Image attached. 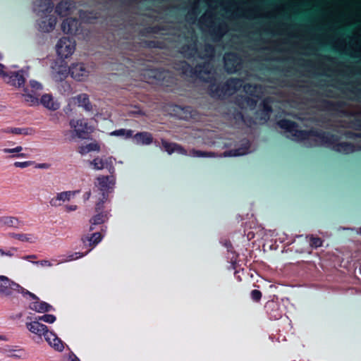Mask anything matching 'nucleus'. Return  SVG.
<instances>
[{
    "label": "nucleus",
    "mask_w": 361,
    "mask_h": 361,
    "mask_svg": "<svg viewBox=\"0 0 361 361\" xmlns=\"http://www.w3.org/2000/svg\"><path fill=\"white\" fill-rule=\"evenodd\" d=\"M87 253L85 254L76 252H72L68 255H61L59 257V259H54V261L56 262V264H60L65 262H71L80 258H82V257L85 256Z\"/></svg>",
    "instance_id": "obj_29"
},
{
    "label": "nucleus",
    "mask_w": 361,
    "mask_h": 361,
    "mask_svg": "<svg viewBox=\"0 0 361 361\" xmlns=\"http://www.w3.org/2000/svg\"><path fill=\"white\" fill-rule=\"evenodd\" d=\"M262 105L263 109L261 112V120L264 123L267 122L269 118V114L271 111V108L269 106V100L267 99L262 102Z\"/></svg>",
    "instance_id": "obj_36"
},
{
    "label": "nucleus",
    "mask_w": 361,
    "mask_h": 361,
    "mask_svg": "<svg viewBox=\"0 0 361 361\" xmlns=\"http://www.w3.org/2000/svg\"><path fill=\"white\" fill-rule=\"evenodd\" d=\"M23 147L20 145H18L13 148L5 147L1 149V152L4 154H7L6 159H25L27 157V154L23 152Z\"/></svg>",
    "instance_id": "obj_20"
},
{
    "label": "nucleus",
    "mask_w": 361,
    "mask_h": 361,
    "mask_svg": "<svg viewBox=\"0 0 361 361\" xmlns=\"http://www.w3.org/2000/svg\"><path fill=\"white\" fill-rule=\"evenodd\" d=\"M28 76V73L24 69L18 71H12L6 68L3 74L4 80L11 86L16 88L24 87L26 78Z\"/></svg>",
    "instance_id": "obj_5"
},
{
    "label": "nucleus",
    "mask_w": 361,
    "mask_h": 361,
    "mask_svg": "<svg viewBox=\"0 0 361 361\" xmlns=\"http://www.w3.org/2000/svg\"><path fill=\"white\" fill-rule=\"evenodd\" d=\"M71 76L77 81H85L93 72V68L82 63H75L69 67Z\"/></svg>",
    "instance_id": "obj_7"
},
{
    "label": "nucleus",
    "mask_w": 361,
    "mask_h": 361,
    "mask_svg": "<svg viewBox=\"0 0 361 361\" xmlns=\"http://www.w3.org/2000/svg\"><path fill=\"white\" fill-rule=\"evenodd\" d=\"M4 252H5L4 250L0 248V256H2V257L4 256V254H5Z\"/></svg>",
    "instance_id": "obj_55"
},
{
    "label": "nucleus",
    "mask_w": 361,
    "mask_h": 361,
    "mask_svg": "<svg viewBox=\"0 0 361 361\" xmlns=\"http://www.w3.org/2000/svg\"><path fill=\"white\" fill-rule=\"evenodd\" d=\"M20 293L23 297L34 296V293L22 287L8 277L0 275V296L1 298H11L14 294Z\"/></svg>",
    "instance_id": "obj_3"
},
{
    "label": "nucleus",
    "mask_w": 361,
    "mask_h": 361,
    "mask_svg": "<svg viewBox=\"0 0 361 361\" xmlns=\"http://www.w3.org/2000/svg\"><path fill=\"white\" fill-rule=\"evenodd\" d=\"M103 239V235L99 232H95L90 235L83 236L81 240L83 243L84 247H89L88 250L86 252L87 254L90 252L94 247L97 246Z\"/></svg>",
    "instance_id": "obj_16"
},
{
    "label": "nucleus",
    "mask_w": 361,
    "mask_h": 361,
    "mask_svg": "<svg viewBox=\"0 0 361 361\" xmlns=\"http://www.w3.org/2000/svg\"><path fill=\"white\" fill-rule=\"evenodd\" d=\"M76 191H63L56 193V196L49 200V204L51 207H58L61 206L63 202H68L73 198Z\"/></svg>",
    "instance_id": "obj_15"
},
{
    "label": "nucleus",
    "mask_w": 361,
    "mask_h": 361,
    "mask_svg": "<svg viewBox=\"0 0 361 361\" xmlns=\"http://www.w3.org/2000/svg\"><path fill=\"white\" fill-rule=\"evenodd\" d=\"M90 196H91V192H90V191L86 192L83 195V199H84V200H85V201L88 200L90 198Z\"/></svg>",
    "instance_id": "obj_52"
},
{
    "label": "nucleus",
    "mask_w": 361,
    "mask_h": 361,
    "mask_svg": "<svg viewBox=\"0 0 361 361\" xmlns=\"http://www.w3.org/2000/svg\"><path fill=\"white\" fill-rule=\"evenodd\" d=\"M75 101L79 106H82L85 110L90 111L92 110L89 97L87 94H80L74 98Z\"/></svg>",
    "instance_id": "obj_31"
},
{
    "label": "nucleus",
    "mask_w": 361,
    "mask_h": 361,
    "mask_svg": "<svg viewBox=\"0 0 361 361\" xmlns=\"http://www.w3.org/2000/svg\"><path fill=\"white\" fill-rule=\"evenodd\" d=\"M42 20L38 23L39 29L44 32L51 31L56 23V19L54 16L47 15V17L41 18Z\"/></svg>",
    "instance_id": "obj_22"
},
{
    "label": "nucleus",
    "mask_w": 361,
    "mask_h": 361,
    "mask_svg": "<svg viewBox=\"0 0 361 361\" xmlns=\"http://www.w3.org/2000/svg\"><path fill=\"white\" fill-rule=\"evenodd\" d=\"M2 59V55L0 54V60Z\"/></svg>",
    "instance_id": "obj_57"
},
{
    "label": "nucleus",
    "mask_w": 361,
    "mask_h": 361,
    "mask_svg": "<svg viewBox=\"0 0 361 361\" xmlns=\"http://www.w3.org/2000/svg\"><path fill=\"white\" fill-rule=\"evenodd\" d=\"M0 339H3V336H0Z\"/></svg>",
    "instance_id": "obj_59"
},
{
    "label": "nucleus",
    "mask_w": 361,
    "mask_h": 361,
    "mask_svg": "<svg viewBox=\"0 0 361 361\" xmlns=\"http://www.w3.org/2000/svg\"><path fill=\"white\" fill-rule=\"evenodd\" d=\"M345 44L346 42L345 39L338 38L335 40V46L338 49H344L345 47Z\"/></svg>",
    "instance_id": "obj_45"
},
{
    "label": "nucleus",
    "mask_w": 361,
    "mask_h": 361,
    "mask_svg": "<svg viewBox=\"0 0 361 361\" xmlns=\"http://www.w3.org/2000/svg\"><path fill=\"white\" fill-rule=\"evenodd\" d=\"M110 135L122 137L124 139H129L133 137V130L130 129L121 128L111 132Z\"/></svg>",
    "instance_id": "obj_34"
},
{
    "label": "nucleus",
    "mask_w": 361,
    "mask_h": 361,
    "mask_svg": "<svg viewBox=\"0 0 361 361\" xmlns=\"http://www.w3.org/2000/svg\"><path fill=\"white\" fill-rule=\"evenodd\" d=\"M36 258H37V256L35 255H26V256H24L22 257V259H23L25 260H28V261H30L31 259H36Z\"/></svg>",
    "instance_id": "obj_51"
},
{
    "label": "nucleus",
    "mask_w": 361,
    "mask_h": 361,
    "mask_svg": "<svg viewBox=\"0 0 361 361\" xmlns=\"http://www.w3.org/2000/svg\"><path fill=\"white\" fill-rule=\"evenodd\" d=\"M71 361H80V360L75 355L71 356Z\"/></svg>",
    "instance_id": "obj_54"
},
{
    "label": "nucleus",
    "mask_w": 361,
    "mask_h": 361,
    "mask_svg": "<svg viewBox=\"0 0 361 361\" xmlns=\"http://www.w3.org/2000/svg\"><path fill=\"white\" fill-rule=\"evenodd\" d=\"M90 165L92 166L93 169L97 171L102 170L106 167L109 169L111 173H113L115 170L113 166L112 157H109L108 159L104 160L97 157L90 161Z\"/></svg>",
    "instance_id": "obj_17"
},
{
    "label": "nucleus",
    "mask_w": 361,
    "mask_h": 361,
    "mask_svg": "<svg viewBox=\"0 0 361 361\" xmlns=\"http://www.w3.org/2000/svg\"><path fill=\"white\" fill-rule=\"evenodd\" d=\"M78 21L75 18H66L61 25V29L63 32L67 34H73L78 30Z\"/></svg>",
    "instance_id": "obj_26"
},
{
    "label": "nucleus",
    "mask_w": 361,
    "mask_h": 361,
    "mask_svg": "<svg viewBox=\"0 0 361 361\" xmlns=\"http://www.w3.org/2000/svg\"><path fill=\"white\" fill-rule=\"evenodd\" d=\"M342 128H353L361 130V115L346 116L341 120ZM278 126L288 133L287 137L303 143L305 147L324 146L333 150L348 154L361 150V140L356 145L347 142H339L336 135L318 130H299L294 122L283 119L278 122ZM347 137H361V133H342Z\"/></svg>",
    "instance_id": "obj_2"
},
{
    "label": "nucleus",
    "mask_w": 361,
    "mask_h": 361,
    "mask_svg": "<svg viewBox=\"0 0 361 361\" xmlns=\"http://www.w3.org/2000/svg\"><path fill=\"white\" fill-rule=\"evenodd\" d=\"M26 327L30 332L39 336H44L47 332L49 331L48 327L46 325L41 324L37 321L27 323Z\"/></svg>",
    "instance_id": "obj_23"
},
{
    "label": "nucleus",
    "mask_w": 361,
    "mask_h": 361,
    "mask_svg": "<svg viewBox=\"0 0 361 361\" xmlns=\"http://www.w3.org/2000/svg\"><path fill=\"white\" fill-rule=\"evenodd\" d=\"M175 152L180 154L187 155L192 157H213L211 152H203L201 150L192 149L188 152L180 145L176 144L175 147Z\"/></svg>",
    "instance_id": "obj_21"
},
{
    "label": "nucleus",
    "mask_w": 361,
    "mask_h": 361,
    "mask_svg": "<svg viewBox=\"0 0 361 361\" xmlns=\"http://www.w3.org/2000/svg\"><path fill=\"white\" fill-rule=\"evenodd\" d=\"M75 49V43L69 37L61 38L56 45V54L61 59H68L74 53Z\"/></svg>",
    "instance_id": "obj_8"
},
{
    "label": "nucleus",
    "mask_w": 361,
    "mask_h": 361,
    "mask_svg": "<svg viewBox=\"0 0 361 361\" xmlns=\"http://www.w3.org/2000/svg\"><path fill=\"white\" fill-rule=\"evenodd\" d=\"M12 237L22 242H28L33 243L37 238L31 233H13Z\"/></svg>",
    "instance_id": "obj_35"
},
{
    "label": "nucleus",
    "mask_w": 361,
    "mask_h": 361,
    "mask_svg": "<svg viewBox=\"0 0 361 361\" xmlns=\"http://www.w3.org/2000/svg\"><path fill=\"white\" fill-rule=\"evenodd\" d=\"M101 149L100 145L97 142H91L86 145H82L78 147V152L82 154L85 155L90 152L96 151L99 152Z\"/></svg>",
    "instance_id": "obj_33"
},
{
    "label": "nucleus",
    "mask_w": 361,
    "mask_h": 361,
    "mask_svg": "<svg viewBox=\"0 0 361 361\" xmlns=\"http://www.w3.org/2000/svg\"><path fill=\"white\" fill-rule=\"evenodd\" d=\"M35 167L36 169H47L49 167V164H47V163L37 164H35Z\"/></svg>",
    "instance_id": "obj_50"
},
{
    "label": "nucleus",
    "mask_w": 361,
    "mask_h": 361,
    "mask_svg": "<svg viewBox=\"0 0 361 361\" xmlns=\"http://www.w3.org/2000/svg\"><path fill=\"white\" fill-rule=\"evenodd\" d=\"M310 245L314 247H319L322 245V241L319 238L311 237Z\"/></svg>",
    "instance_id": "obj_42"
},
{
    "label": "nucleus",
    "mask_w": 361,
    "mask_h": 361,
    "mask_svg": "<svg viewBox=\"0 0 361 361\" xmlns=\"http://www.w3.org/2000/svg\"><path fill=\"white\" fill-rule=\"evenodd\" d=\"M35 164L32 161H16L13 163V166L16 168L25 169Z\"/></svg>",
    "instance_id": "obj_41"
},
{
    "label": "nucleus",
    "mask_w": 361,
    "mask_h": 361,
    "mask_svg": "<svg viewBox=\"0 0 361 361\" xmlns=\"http://www.w3.org/2000/svg\"><path fill=\"white\" fill-rule=\"evenodd\" d=\"M199 24L203 31L209 32L219 39L221 38L227 31L225 23H220L216 26L214 18L209 12H206L200 17Z\"/></svg>",
    "instance_id": "obj_4"
},
{
    "label": "nucleus",
    "mask_w": 361,
    "mask_h": 361,
    "mask_svg": "<svg viewBox=\"0 0 361 361\" xmlns=\"http://www.w3.org/2000/svg\"><path fill=\"white\" fill-rule=\"evenodd\" d=\"M32 264L39 265L41 267H51L53 264L49 260L32 261Z\"/></svg>",
    "instance_id": "obj_44"
},
{
    "label": "nucleus",
    "mask_w": 361,
    "mask_h": 361,
    "mask_svg": "<svg viewBox=\"0 0 361 361\" xmlns=\"http://www.w3.org/2000/svg\"><path fill=\"white\" fill-rule=\"evenodd\" d=\"M69 72V68H68L66 66H60L59 70L56 72L54 78L57 80H62L68 77Z\"/></svg>",
    "instance_id": "obj_37"
},
{
    "label": "nucleus",
    "mask_w": 361,
    "mask_h": 361,
    "mask_svg": "<svg viewBox=\"0 0 361 361\" xmlns=\"http://www.w3.org/2000/svg\"><path fill=\"white\" fill-rule=\"evenodd\" d=\"M6 68L3 64L0 63V76H1L2 78H3V74L4 73Z\"/></svg>",
    "instance_id": "obj_53"
},
{
    "label": "nucleus",
    "mask_w": 361,
    "mask_h": 361,
    "mask_svg": "<svg viewBox=\"0 0 361 361\" xmlns=\"http://www.w3.org/2000/svg\"><path fill=\"white\" fill-rule=\"evenodd\" d=\"M70 126L73 129L75 135L80 139H87L93 128L89 126L85 119L71 120Z\"/></svg>",
    "instance_id": "obj_10"
},
{
    "label": "nucleus",
    "mask_w": 361,
    "mask_h": 361,
    "mask_svg": "<svg viewBox=\"0 0 361 361\" xmlns=\"http://www.w3.org/2000/svg\"><path fill=\"white\" fill-rule=\"evenodd\" d=\"M97 180L102 195L99 201L104 202L108 198V193L111 192L115 184V178L114 176H100L97 178Z\"/></svg>",
    "instance_id": "obj_9"
},
{
    "label": "nucleus",
    "mask_w": 361,
    "mask_h": 361,
    "mask_svg": "<svg viewBox=\"0 0 361 361\" xmlns=\"http://www.w3.org/2000/svg\"><path fill=\"white\" fill-rule=\"evenodd\" d=\"M178 69L181 70V73L195 80H200L208 83L207 89L209 94L215 98H221L226 95H231L243 87V92L245 93L241 108H249L253 109L258 102V99L262 97L264 90L261 85L243 84L244 82L238 78H231L228 80L223 85L219 83L218 75L210 61H206L202 65H197L195 68L191 67L185 61H182L178 65Z\"/></svg>",
    "instance_id": "obj_1"
},
{
    "label": "nucleus",
    "mask_w": 361,
    "mask_h": 361,
    "mask_svg": "<svg viewBox=\"0 0 361 361\" xmlns=\"http://www.w3.org/2000/svg\"><path fill=\"white\" fill-rule=\"evenodd\" d=\"M74 8L75 5L73 2L68 1H61L56 6V12L61 16H66L71 13Z\"/></svg>",
    "instance_id": "obj_28"
},
{
    "label": "nucleus",
    "mask_w": 361,
    "mask_h": 361,
    "mask_svg": "<svg viewBox=\"0 0 361 361\" xmlns=\"http://www.w3.org/2000/svg\"><path fill=\"white\" fill-rule=\"evenodd\" d=\"M38 8H40V10H42L40 11L39 14L37 13H35L38 16H39L40 18H44V17H47V15H49V13H51L52 11H47L44 10V6L42 5V6H38Z\"/></svg>",
    "instance_id": "obj_48"
},
{
    "label": "nucleus",
    "mask_w": 361,
    "mask_h": 361,
    "mask_svg": "<svg viewBox=\"0 0 361 361\" xmlns=\"http://www.w3.org/2000/svg\"><path fill=\"white\" fill-rule=\"evenodd\" d=\"M359 230H360V231H359V233H361V227L360 228V229H359Z\"/></svg>",
    "instance_id": "obj_58"
},
{
    "label": "nucleus",
    "mask_w": 361,
    "mask_h": 361,
    "mask_svg": "<svg viewBox=\"0 0 361 361\" xmlns=\"http://www.w3.org/2000/svg\"><path fill=\"white\" fill-rule=\"evenodd\" d=\"M250 145L248 141H245L242 147L232 149L228 152H224V157H237V156H243L245 155L250 152H251V149H250Z\"/></svg>",
    "instance_id": "obj_27"
},
{
    "label": "nucleus",
    "mask_w": 361,
    "mask_h": 361,
    "mask_svg": "<svg viewBox=\"0 0 361 361\" xmlns=\"http://www.w3.org/2000/svg\"><path fill=\"white\" fill-rule=\"evenodd\" d=\"M17 250H18L16 247H10L9 249L5 250L4 256L12 257L15 256V253L17 252Z\"/></svg>",
    "instance_id": "obj_47"
},
{
    "label": "nucleus",
    "mask_w": 361,
    "mask_h": 361,
    "mask_svg": "<svg viewBox=\"0 0 361 361\" xmlns=\"http://www.w3.org/2000/svg\"><path fill=\"white\" fill-rule=\"evenodd\" d=\"M250 295L254 301L258 302L262 298V293L259 290L255 289L251 291Z\"/></svg>",
    "instance_id": "obj_43"
},
{
    "label": "nucleus",
    "mask_w": 361,
    "mask_h": 361,
    "mask_svg": "<svg viewBox=\"0 0 361 361\" xmlns=\"http://www.w3.org/2000/svg\"><path fill=\"white\" fill-rule=\"evenodd\" d=\"M0 226L18 228L20 226V222L18 218L10 216H0Z\"/></svg>",
    "instance_id": "obj_30"
},
{
    "label": "nucleus",
    "mask_w": 361,
    "mask_h": 361,
    "mask_svg": "<svg viewBox=\"0 0 361 361\" xmlns=\"http://www.w3.org/2000/svg\"><path fill=\"white\" fill-rule=\"evenodd\" d=\"M30 87L23 88L22 97L24 101L30 106L39 104V92L42 90V85L39 82L32 80L30 81Z\"/></svg>",
    "instance_id": "obj_6"
},
{
    "label": "nucleus",
    "mask_w": 361,
    "mask_h": 361,
    "mask_svg": "<svg viewBox=\"0 0 361 361\" xmlns=\"http://www.w3.org/2000/svg\"><path fill=\"white\" fill-rule=\"evenodd\" d=\"M104 202L99 201L96 204L95 209L97 212L90 219V231H93L95 228V226L101 225L106 222L110 216L109 211H102V206Z\"/></svg>",
    "instance_id": "obj_11"
},
{
    "label": "nucleus",
    "mask_w": 361,
    "mask_h": 361,
    "mask_svg": "<svg viewBox=\"0 0 361 361\" xmlns=\"http://www.w3.org/2000/svg\"><path fill=\"white\" fill-rule=\"evenodd\" d=\"M38 319L42 320L48 324H53L56 321V318L53 314H44L42 316L39 317Z\"/></svg>",
    "instance_id": "obj_40"
},
{
    "label": "nucleus",
    "mask_w": 361,
    "mask_h": 361,
    "mask_svg": "<svg viewBox=\"0 0 361 361\" xmlns=\"http://www.w3.org/2000/svg\"><path fill=\"white\" fill-rule=\"evenodd\" d=\"M25 298L33 300L32 302H30L28 307L29 309L36 312L44 313L50 312L54 310L51 305L40 300L39 298L35 294L34 296L27 295V297Z\"/></svg>",
    "instance_id": "obj_13"
},
{
    "label": "nucleus",
    "mask_w": 361,
    "mask_h": 361,
    "mask_svg": "<svg viewBox=\"0 0 361 361\" xmlns=\"http://www.w3.org/2000/svg\"><path fill=\"white\" fill-rule=\"evenodd\" d=\"M267 313L269 318L273 320L279 319L283 315L279 304L274 301H269L265 305Z\"/></svg>",
    "instance_id": "obj_19"
},
{
    "label": "nucleus",
    "mask_w": 361,
    "mask_h": 361,
    "mask_svg": "<svg viewBox=\"0 0 361 361\" xmlns=\"http://www.w3.org/2000/svg\"><path fill=\"white\" fill-rule=\"evenodd\" d=\"M9 353H11L10 354L11 357H18V358L22 357L24 355V352L22 350H10Z\"/></svg>",
    "instance_id": "obj_46"
},
{
    "label": "nucleus",
    "mask_w": 361,
    "mask_h": 361,
    "mask_svg": "<svg viewBox=\"0 0 361 361\" xmlns=\"http://www.w3.org/2000/svg\"><path fill=\"white\" fill-rule=\"evenodd\" d=\"M280 9L283 10V9H284V6H282L280 8Z\"/></svg>",
    "instance_id": "obj_56"
},
{
    "label": "nucleus",
    "mask_w": 361,
    "mask_h": 361,
    "mask_svg": "<svg viewBox=\"0 0 361 361\" xmlns=\"http://www.w3.org/2000/svg\"><path fill=\"white\" fill-rule=\"evenodd\" d=\"M30 131H31V129L21 128H13L8 130V132L15 135H29L30 134Z\"/></svg>",
    "instance_id": "obj_39"
},
{
    "label": "nucleus",
    "mask_w": 361,
    "mask_h": 361,
    "mask_svg": "<svg viewBox=\"0 0 361 361\" xmlns=\"http://www.w3.org/2000/svg\"><path fill=\"white\" fill-rule=\"evenodd\" d=\"M188 49H190V53L188 54H186L185 47L183 48L182 51V52L188 57H195L196 55H198L199 57L202 59H211L214 56V48L211 44L204 45V53H198L196 45H193L191 48L188 47Z\"/></svg>",
    "instance_id": "obj_14"
},
{
    "label": "nucleus",
    "mask_w": 361,
    "mask_h": 361,
    "mask_svg": "<svg viewBox=\"0 0 361 361\" xmlns=\"http://www.w3.org/2000/svg\"><path fill=\"white\" fill-rule=\"evenodd\" d=\"M133 139L137 145H148L153 142L152 135L148 132L137 133L133 135Z\"/></svg>",
    "instance_id": "obj_25"
},
{
    "label": "nucleus",
    "mask_w": 361,
    "mask_h": 361,
    "mask_svg": "<svg viewBox=\"0 0 361 361\" xmlns=\"http://www.w3.org/2000/svg\"><path fill=\"white\" fill-rule=\"evenodd\" d=\"M63 208L65 212H71L77 210L78 206L75 204H66Z\"/></svg>",
    "instance_id": "obj_49"
},
{
    "label": "nucleus",
    "mask_w": 361,
    "mask_h": 361,
    "mask_svg": "<svg viewBox=\"0 0 361 361\" xmlns=\"http://www.w3.org/2000/svg\"><path fill=\"white\" fill-rule=\"evenodd\" d=\"M39 104H42L43 106L49 110H56L59 108L60 105L56 101L54 100L51 94H44L42 96L39 100Z\"/></svg>",
    "instance_id": "obj_24"
},
{
    "label": "nucleus",
    "mask_w": 361,
    "mask_h": 361,
    "mask_svg": "<svg viewBox=\"0 0 361 361\" xmlns=\"http://www.w3.org/2000/svg\"><path fill=\"white\" fill-rule=\"evenodd\" d=\"M224 61L225 68L228 73H235L241 68L242 60L235 54H226L224 56Z\"/></svg>",
    "instance_id": "obj_12"
},
{
    "label": "nucleus",
    "mask_w": 361,
    "mask_h": 361,
    "mask_svg": "<svg viewBox=\"0 0 361 361\" xmlns=\"http://www.w3.org/2000/svg\"><path fill=\"white\" fill-rule=\"evenodd\" d=\"M44 339L55 350L62 352L64 350L65 343L54 332L49 330L44 335Z\"/></svg>",
    "instance_id": "obj_18"
},
{
    "label": "nucleus",
    "mask_w": 361,
    "mask_h": 361,
    "mask_svg": "<svg viewBox=\"0 0 361 361\" xmlns=\"http://www.w3.org/2000/svg\"><path fill=\"white\" fill-rule=\"evenodd\" d=\"M43 3V6H44V10L47 11H50L53 10L54 5L51 0H36L34 3L33 6V11L35 13H37L39 14L40 8H38L39 6H42Z\"/></svg>",
    "instance_id": "obj_32"
},
{
    "label": "nucleus",
    "mask_w": 361,
    "mask_h": 361,
    "mask_svg": "<svg viewBox=\"0 0 361 361\" xmlns=\"http://www.w3.org/2000/svg\"><path fill=\"white\" fill-rule=\"evenodd\" d=\"M161 144L163 149L165 151H166L169 154H172L173 152H175V147L176 143L169 142L166 140H162Z\"/></svg>",
    "instance_id": "obj_38"
}]
</instances>
